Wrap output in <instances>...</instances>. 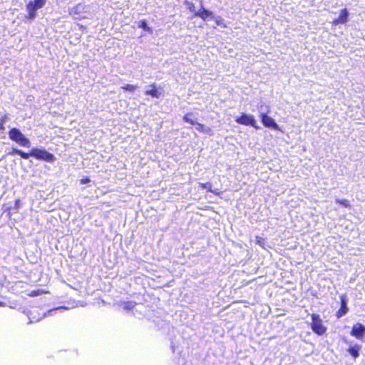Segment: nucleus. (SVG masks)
Masks as SVG:
<instances>
[{"instance_id":"nucleus-1","label":"nucleus","mask_w":365,"mask_h":365,"mask_svg":"<svg viewBox=\"0 0 365 365\" xmlns=\"http://www.w3.org/2000/svg\"><path fill=\"white\" fill-rule=\"evenodd\" d=\"M9 138L16 142L21 146L29 148L31 147V142L29 138H26L24 135L16 128L11 129L9 132Z\"/></svg>"},{"instance_id":"nucleus-2","label":"nucleus","mask_w":365,"mask_h":365,"mask_svg":"<svg viewBox=\"0 0 365 365\" xmlns=\"http://www.w3.org/2000/svg\"><path fill=\"white\" fill-rule=\"evenodd\" d=\"M46 4V0H34L30 1L26 4V9L28 11L27 18L33 19L36 16V11L42 8Z\"/></svg>"},{"instance_id":"nucleus-3","label":"nucleus","mask_w":365,"mask_h":365,"mask_svg":"<svg viewBox=\"0 0 365 365\" xmlns=\"http://www.w3.org/2000/svg\"><path fill=\"white\" fill-rule=\"evenodd\" d=\"M31 155L36 159L43 160L48 163H53L56 160V158L53 154L48 153L44 149L33 148L31 150Z\"/></svg>"},{"instance_id":"nucleus-4","label":"nucleus","mask_w":365,"mask_h":365,"mask_svg":"<svg viewBox=\"0 0 365 365\" xmlns=\"http://www.w3.org/2000/svg\"><path fill=\"white\" fill-rule=\"evenodd\" d=\"M312 329L314 332L317 334L318 335H322L325 333L327 329L322 324V322L319 317L316 314H312Z\"/></svg>"},{"instance_id":"nucleus-5","label":"nucleus","mask_w":365,"mask_h":365,"mask_svg":"<svg viewBox=\"0 0 365 365\" xmlns=\"http://www.w3.org/2000/svg\"><path fill=\"white\" fill-rule=\"evenodd\" d=\"M65 309L64 307H60L58 308H56V309H50L48 311V313H45V312H43L40 314L39 317H36L34 314L37 312V309H34V310L31 311L30 312V314L29 316V318L30 319V322L29 323H33V322H38L40 321L41 319H43V317H45L47 314L48 315H51V313L53 312H56V310L58 309Z\"/></svg>"},{"instance_id":"nucleus-6","label":"nucleus","mask_w":365,"mask_h":365,"mask_svg":"<svg viewBox=\"0 0 365 365\" xmlns=\"http://www.w3.org/2000/svg\"><path fill=\"white\" fill-rule=\"evenodd\" d=\"M264 110L262 109V106L261 107L260 112L262 113V121L264 126L273 128L274 130H279L278 125L274 122V120L269 116L267 115L264 113Z\"/></svg>"},{"instance_id":"nucleus-7","label":"nucleus","mask_w":365,"mask_h":365,"mask_svg":"<svg viewBox=\"0 0 365 365\" xmlns=\"http://www.w3.org/2000/svg\"><path fill=\"white\" fill-rule=\"evenodd\" d=\"M365 334V327L359 323L355 324L351 331V335L360 339Z\"/></svg>"},{"instance_id":"nucleus-8","label":"nucleus","mask_w":365,"mask_h":365,"mask_svg":"<svg viewBox=\"0 0 365 365\" xmlns=\"http://www.w3.org/2000/svg\"><path fill=\"white\" fill-rule=\"evenodd\" d=\"M236 121L240 124L255 127L256 121L252 115L243 114L241 117L237 118Z\"/></svg>"},{"instance_id":"nucleus-9","label":"nucleus","mask_w":365,"mask_h":365,"mask_svg":"<svg viewBox=\"0 0 365 365\" xmlns=\"http://www.w3.org/2000/svg\"><path fill=\"white\" fill-rule=\"evenodd\" d=\"M349 12L346 9H343L340 11L339 16L333 20L332 24L336 26L338 24H345L348 21Z\"/></svg>"},{"instance_id":"nucleus-10","label":"nucleus","mask_w":365,"mask_h":365,"mask_svg":"<svg viewBox=\"0 0 365 365\" xmlns=\"http://www.w3.org/2000/svg\"><path fill=\"white\" fill-rule=\"evenodd\" d=\"M195 16L200 17L202 20L205 21L208 18H213L212 12L205 9L204 7H201L197 13H195Z\"/></svg>"},{"instance_id":"nucleus-11","label":"nucleus","mask_w":365,"mask_h":365,"mask_svg":"<svg viewBox=\"0 0 365 365\" xmlns=\"http://www.w3.org/2000/svg\"><path fill=\"white\" fill-rule=\"evenodd\" d=\"M341 308H340V309L337 312L338 318L344 316L348 312V307H347V305H346V297L345 296H341Z\"/></svg>"},{"instance_id":"nucleus-12","label":"nucleus","mask_w":365,"mask_h":365,"mask_svg":"<svg viewBox=\"0 0 365 365\" xmlns=\"http://www.w3.org/2000/svg\"><path fill=\"white\" fill-rule=\"evenodd\" d=\"M361 346L359 345H355L354 346L350 347L348 349L349 353L354 358H357L359 356V350Z\"/></svg>"},{"instance_id":"nucleus-13","label":"nucleus","mask_w":365,"mask_h":365,"mask_svg":"<svg viewBox=\"0 0 365 365\" xmlns=\"http://www.w3.org/2000/svg\"><path fill=\"white\" fill-rule=\"evenodd\" d=\"M199 185L202 189H207L208 191L215 193V195L219 194V190L217 189L212 190V185L210 182L207 183H199Z\"/></svg>"},{"instance_id":"nucleus-14","label":"nucleus","mask_w":365,"mask_h":365,"mask_svg":"<svg viewBox=\"0 0 365 365\" xmlns=\"http://www.w3.org/2000/svg\"><path fill=\"white\" fill-rule=\"evenodd\" d=\"M138 26L150 34L153 33V29L148 26V24L145 20H140L138 22Z\"/></svg>"},{"instance_id":"nucleus-15","label":"nucleus","mask_w":365,"mask_h":365,"mask_svg":"<svg viewBox=\"0 0 365 365\" xmlns=\"http://www.w3.org/2000/svg\"><path fill=\"white\" fill-rule=\"evenodd\" d=\"M11 154H17V155H20L24 159H29V157L31 156V153H26L21 150L16 149V148L13 149V151L11 152Z\"/></svg>"},{"instance_id":"nucleus-16","label":"nucleus","mask_w":365,"mask_h":365,"mask_svg":"<svg viewBox=\"0 0 365 365\" xmlns=\"http://www.w3.org/2000/svg\"><path fill=\"white\" fill-rule=\"evenodd\" d=\"M185 4L187 6V9L190 12L193 13L194 15L195 16V13H197V11L195 10V6L194 3H192L191 1H186Z\"/></svg>"},{"instance_id":"nucleus-17","label":"nucleus","mask_w":365,"mask_h":365,"mask_svg":"<svg viewBox=\"0 0 365 365\" xmlns=\"http://www.w3.org/2000/svg\"><path fill=\"white\" fill-rule=\"evenodd\" d=\"M191 116H192L191 114H186L183 117V120L185 121H186L187 123H190V124L194 125L195 124V123H196V119L192 118Z\"/></svg>"},{"instance_id":"nucleus-18","label":"nucleus","mask_w":365,"mask_h":365,"mask_svg":"<svg viewBox=\"0 0 365 365\" xmlns=\"http://www.w3.org/2000/svg\"><path fill=\"white\" fill-rule=\"evenodd\" d=\"M194 125H195V128L197 130L201 131L202 133L207 132V128H205L202 124L196 122Z\"/></svg>"},{"instance_id":"nucleus-19","label":"nucleus","mask_w":365,"mask_h":365,"mask_svg":"<svg viewBox=\"0 0 365 365\" xmlns=\"http://www.w3.org/2000/svg\"><path fill=\"white\" fill-rule=\"evenodd\" d=\"M336 203H339L340 205H341L342 206L345 207H348L350 206L349 205V202H348V200H339V199H336Z\"/></svg>"},{"instance_id":"nucleus-20","label":"nucleus","mask_w":365,"mask_h":365,"mask_svg":"<svg viewBox=\"0 0 365 365\" xmlns=\"http://www.w3.org/2000/svg\"><path fill=\"white\" fill-rule=\"evenodd\" d=\"M215 21L217 26H222L224 28L226 27V25L223 23V19L221 17L215 18Z\"/></svg>"},{"instance_id":"nucleus-21","label":"nucleus","mask_w":365,"mask_h":365,"mask_svg":"<svg viewBox=\"0 0 365 365\" xmlns=\"http://www.w3.org/2000/svg\"><path fill=\"white\" fill-rule=\"evenodd\" d=\"M256 242L257 244L262 247L264 245V240L262 237H257Z\"/></svg>"},{"instance_id":"nucleus-22","label":"nucleus","mask_w":365,"mask_h":365,"mask_svg":"<svg viewBox=\"0 0 365 365\" xmlns=\"http://www.w3.org/2000/svg\"><path fill=\"white\" fill-rule=\"evenodd\" d=\"M135 304L133 302H128L125 304V309H132Z\"/></svg>"},{"instance_id":"nucleus-23","label":"nucleus","mask_w":365,"mask_h":365,"mask_svg":"<svg viewBox=\"0 0 365 365\" xmlns=\"http://www.w3.org/2000/svg\"><path fill=\"white\" fill-rule=\"evenodd\" d=\"M90 182V180L88 178H83L81 180V184L83 185L87 182Z\"/></svg>"},{"instance_id":"nucleus-24","label":"nucleus","mask_w":365,"mask_h":365,"mask_svg":"<svg viewBox=\"0 0 365 365\" xmlns=\"http://www.w3.org/2000/svg\"><path fill=\"white\" fill-rule=\"evenodd\" d=\"M153 97H156V98H158L160 94L161 93H156V92H154V93H150Z\"/></svg>"},{"instance_id":"nucleus-25","label":"nucleus","mask_w":365,"mask_h":365,"mask_svg":"<svg viewBox=\"0 0 365 365\" xmlns=\"http://www.w3.org/2000/svg\"><path fill=\"white\" fill-rule=\"evenodd\" d=\"M6 119H7V115H5L4 117H2V118L0 119V122H2V123L4 124V123H5V122H6Z\"/></svg>"},{"instance_id":"nucleus-26","label":"nucleus","mask_w":365,"mask_h":365,"mask_svg":"<svg viewBox=\"0 0 365 365\" xmlns=\"http://www.w3.org/2000/svg\"><path fill=\"white\" fill-rule=\"evenodd\" d=\"M124 88L126 90H131L133 88V87L130 85H127Z\"/></svg>"},{"instance_id":"nucleus-27","label":"nucleus","mask_w":365,"mask_h":365,"mask_svg":"<svg viewBox=\"0 0 365 365\" xmlns=\"http://www.w3.org/2000/svg\"><path fill=\"white\" fill-rule=\"evenodd\" d=\"M4 123L2 122H0V130H4Z\"/></svg>"},{"instance_id":"nucleus-28","label":"nucleus","mask_w":365,"mask_h":365,"mask_svg":"<svg viewBox=\"0 0 365 365\" xmlns=\"http://www.w3.org/2000/svg\"><path fill=\"white\" fill-rule=\"evenodd\" d=\"M5 306V303L0 302V307Z\"/></svg>"},{"instance_id":"nucleus-29","label":"nucleus","mask_w":365,"mask_h":365,"mask_svg":"<svg viewBox=\"0 0 365 365\" xmlns=\"http://www.w3.org/2000/svg\"><path fill=\"white\" fill-rule=\"evenodd\" d=\"M19 202H20V200H16V205H19Z\"/></svg>"},{"instance_id":"nucleus-30","label":"nucleus","mask_w":365,"mask_h":365,"mask_svg":"<svg viewBox=\"0 0 365 365\" xmlns=\"http://www.w3.org/2000/svg\"><path fill=\"white\" fill-rule=\"evenodd\" d=\"M3 284V279H0V285Z\"/></svg>"}]
</instances>
